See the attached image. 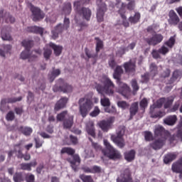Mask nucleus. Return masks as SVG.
<instances>
[{
	"instance_id": "obj_1",
	"label": "nucleus",
	"mask_w": 182,
	"mask_h": 182,
	"mask_svg": "<svg viewBox=\"0 0 182 182\" xmlns=\"http://www.w3.org/2000/svg\"><path fill=\"white\" fill-rule=\"evenodd\" d=\"M174 102V97H169L168 98H161L159 99L156 103L151 107V117H153L154 119H157L159 117V119L163 117L166 114L164 112H159L156 114H154L153 111L156 109V107H161L164 105L165 109H168L171 105H173V102Z\"/></svg>"
},
{
	"instance_id": "obj_2",
	"label": "nucleus",
	"mask_w": 182,
	"mask_h": 182,
	"mask_svg": "<svg viewBox=\"0 0 182 182\" xmlns=\"http://www.w3.org/2000/svg\"><path fill=\"white\" fill-rule=\"evenodd\" d=\"M154 134L156 136H161V139L156 140L151 144V147L154 150H158V149H161L164 146V142L170 137V133L168 131H165L163 127L158 126L155 128Z\"/></svg>"
},
{
	"instance_id": "obj_3",
	"label": "nucleus",
	"mask_w": 182,
	"mask_h": 182,
	"mask_svg": "<svg viewBox=\"0 0 182 182\" xmlns=\"http://www.w3.org/2000/svg\"><path fill=\"white\" fill-rule=\"evenodd\" d=\"M79 110L81 116L86 117L89 112L93 108V102L86 97L81 98L78 101Z\"/></svg>"
},
{
	"instance_id": "obj_4",
	"label": "nucleus",
	"mask_w": 182,
	"mask_h": 182,
	"mask_svg": "<svg viewBox=\"0 0 182 182\" xmlns=\"http://www.w3.org/2000/svg\"><path fill=\"white\" fill-rule=\"evenodd\" d=\"M104 146H105L107 151L102 150V154L106 157H108L110 160H117V159H122V155L119 151L113 148L110 144V142L107 139H104Z\"/></svg>"
},
{
	"instance_id": "obj_5",
	"label": "nucleus",
	"mask_w": 182,
	"mask_h": 182,
	"mask_svg": "<svg viewBox=\"0 0 182 182\" xmlns=\"http://www.w3.org/2000/svg\"><path fill=\"white\" fill-rule=\"evenodd\" d=\"M102 82L105 85L104 87L100 85H97V92L101 95L105 94L112 96L114 93V84L107 77H105Z\"/></svg>"
},
{
	"instance_id": "obj_6",
	"label": "nucleus",
	"mask_w": 182,
	"mask_h": 182,
	"mask_svg": "<svg viewBox=\"0 0 182 182\" xmlns=\"http://www.w3.org/2000/svg\"><path fill=\"white\" fill-rule=\"evenodd\" d=\"M122 74H123V69L120 66H117L114 73V78L117 80V83L119 86V93L123 95V93H127L130 88L127 85L120 82V75Z\"/></svg>"
},
{
	"instance_id": "obj_7",
	"label": "nucleus",
	"mask_w": 182,
	"mask_h": 182,
	"mask_svg": "<svg viewBox=\"0 0 182 182\" xmlns=\"http://www.w3.org/2000/svg\"><path fill=\"white\" fill-rule=\"evenodd\" d=\"M23 46L26 48V50L23 51L21 54V59H28L29 62L35 60L37 56L33 55V53L29 55V48H32L33 42L31 41H23L22 42Z\"/></svg>"
},
{
	"instance_id": "obj_8",
	"label": "nucleus",
	"mask_w": 182,
	"mask_h": 182,
	"mask_svg": "<svg viewBox=\"0 0 182 182\" xmlns=\"http://www.w3.org/2000/svg\"><path fill=\"white\" fill-rule=\"evenodd\" d=\"M123 136H124V127H123L119 128L117 132V136L114 135L111 136V140L121 149H123L126 146Z\"/></svg>"
},
{
	"instance_id": "obj_9",
	"label": "nucleus",
	"mask_w": 182,
	"mask_h": 182,
	"mask_svg": "<svg viewBox=\"0 0 182 182\" xmlns=\"http://www.w3.org/2000/svg\"><path fill=\"white\" fill-rule=\"evenodd\" d=\"M31 12L33 14V21H34V22L41 21V19L45 18V14H43V12L41 11V9L38 7H33L31 9Z\"/></svg>"
},
{
	"instance_id": "obj_10",
	"label": "nucleus",
	"mask_w": 182,
	"mask_h": 182,
	"mask_svg": "<svg viewBox=\"0 0 182 182\" xmlns=\"http://www.w3.org/2000/svg\"><path fill=\"white\" fill-rule=\"evenodd\" d=\"M114 122V117H109L107 121H102L100 122L99 126L103 132H108L112 128V124Z\"/></svg>"
},
{
	"instance_id": "obj_11",
	"label": "nucleus",
	"mask_w": 182,
	"mask_h": 182,
	"mask_svg": "<svg viewBox=\"0 0 182 182\" xmlns=\"http://www.w3.org/2000/svg\"><path fill=\"white\" fill-rule=\"evenodd\" d=\"M168 23L170 25H173L176 26L180 22V18L177 16V14L174 11V10H171L168 14Z\"/></svg>"
},
{
	"instance_id": "obj_12",
	"label": "nucleus",
	"mask_w": 182,
	"mask_h": 182,
	"mask_svg": "<svg viewBox=\"0 0 182 182\" xmlns=\"http://www.w3.org/2000/svg\"><path fill=\"white\" fill-rule=\"evenodd\" d=\"M146 42L149 45H154L156 46L158 43H160L161 41H163V36L161 34H156L151 38H146Z\"/></svg>"
},
{
	"instance_id": "obj_13",
	"label": "nucleus",
	"mask_w": 182,
	"mask_h": 182,
	"mask_svg": "<svg viewBox=\"0 0 182 182\" xmlns=\"http://www.w3.org/2000/svg\"><path fill=\"white\" fill-rule=\"evenodd\" d=\"M168 53V48L166 46H162L158 51L156 50H154L152 52L153 58L155 59H159L160 58V53L162 55H166V53Z\"/></svg>"
},
{
	"instance_id": "obj_14",
	"label": "nucleus",
	"mask_w": 182,
	"mask_h": 182,
	"mask_svg": "<svg viewBox=\"0 0 182 182\" xmlns=\"http://www.w3.org/2000/svg\"><path fill=\"white\" fill-rule=\"evenodd\" d=\"M68 100H69L66 97H62L60 100H58L55 106V112H58V110H60V109H63V107H65L66 103H68Z\"/></svg>"
},
{
	"instance_id": "obj_15",
	"label": "nucleus",
	"mask_w": 182,
	"mask_h": 182,
	"mask_svg": "<svg viewBox=\"0 0 182 182\" xmlns=\"http://www.w3.org/2000/svg\"><path fill=\"white\" fill-rule=\"evenodd\" d=\"M86 132L87 134L92 136V137L96 136V132L95 130V124L93 122L90 121L86 125Z\"/></svg>"
},
{
	"instance_id": "obj_16",
	"label": "nucleus",
	"mask_w": 182,
	"mask_h": 182,
	"mask_svg": "<svg viewBox=\"0 0 182 182\" xmlns=\"http://www.w3.org/2000/svg\"><path fill=\"white\" fill-rule=\"evenodd\" d=\"M20 146V144L16 145L15 150L9 152V157H12V156H14V153L16 152L17 149H18V151L16 152V156L18 159H23V154H22V150L21 149Z\"/></svg>"
},
{
	"instance_id": "obj_17",
	"label": "nucleus",
	"mask_w": 182,
	"mask_h": 182,
	"mask_svg": "<svg viewBox=\"0 0 182 182\" xmlns=\"http://www.w3.org/2000/svg\"><path fill=\"white\" fill-rule=\"evenodd\" d=\"M49 47L52 48V49L54 50V53L55 56H59L62 53V50L63 48L60 46H56L53 44V43H49Z\"/></svg>"
},
{
	"instance_id": "obj_18",
	"label": "nucleus",
	"mask_w": 182,
	"mask_h": 182,
	"mask_svg": "<svg viewBox=\"0 0 182 182\" xmlns=\"http://www.w3.org/2000/svg\"><path fill=\"white\" fill-rule=\"evenodd\" d=\"M105 11H106V4H102V8L100 9L97 13V19L98 22H103Z\"/></svg>"
},
{
	"instance_id": "obj_19",
	"label": "nucleus",
	"mask_w": 182,
	"mask_h": 182,
	"mask_svg": "<svg viewBox=\"0 0 182 182\" xmlns=\"http://www.w3.org/2000/svg\"><path fill=\"white\" fill-rule=\"evenodd\" d=\"M124 68L127 73H130V72H134V68H136V65L134 63H132V61H129L124 64Z\"/></svg>"
},
{
	"instance_id": "obj_20",
	"label": "nucleus",
	"mask_w": 182,
	"mask_h": 182,
	"mask_svg": "<svg viewBox=\"0 0 182 182\" xmlns=\"http://www.w3.org/2000/svg\"><path fill=\"white\" fill-rule=\"evenodd\" d=\"M176 122H177V117L175 115L168 117L165 119H164V122L165 124H168V126H173Z\"/></svg>"
},
{
	"instance_id": "obj_21",
	"label": "nucleus",
	"mask_w": 182,
	"mask_h": 182,
	"mask_svg": "<svg viewBox=\"0 0 182 182\" xmlns=\"http://www.w3.org/2000/svg\"><path fill=\"white\" fill-rule=\"evenodd\" d=\"M135 156H136V151H134V150H131L124 154V157L127 161H132L134 160Z\"/></svg>"
},
{
	"instance_id": "obj_22",
	"label": "nucleus",
	"mask_w": 182,
	"mask_h": 182,
	"mask_svg": "<svg viewBox=\"0 0 182 182\" xmlns=\"http://www.w3.org/2000/svg\"><path fill=\"white\" fill-rule=\"evenodd\" d=\"M63 29L65 28H63L62 24H59L58 26H57L53 31V38L56 39V38L58 37V33H60L61 32H63Z\"/></svg>"
},
{
	"instance_id": "obj_23",
	"label": "nucleus",
	"mask_w": 182,
	"mask_h": 182,
	"mask_svg": "<svg viewBox=\"0 0 182 182\" xmlns=\"http://www.w3.org/2000/svg\"><path fill=\"white\" fill-rule=\"evenodd\" d=\"M80 164V157L78 156V155H74L73 156V161H71V167L76 170V167Z\"/></svg>"
},
{
	"instance_id": "obj_24",
	"label": "nucleus",
	"mask_w": 182,
	"mask_h": 182,
	"mask_svg": "<svg viewBox=\"0 0 182 182\" xmlns=\"http://www.w3.org/2000/svg\"><path fill=\"white\" fill-rule=\"evenodd\" d=\"M176 159H177V154H168L164 159V163H166V164H168V163H170L171 161H173V160H176Z\"/></svg>"
},
{
	"instance_id": "obj_25",
	"label": "nucleus",
	"mask_w": 182,
	"mask_h": 182,
	"mask_svg": "<svg viewBox=\"0 0 182 182\" xmlns=\"http://www.w3.org/2000/svg\"><path fill=\"white\" fill-rule=\"evenodd\" d=\"M139 111V104L137 102H134L132 105L129 112H130V116L131 117H133V116H135L136 113Z\"/></svg>"
},
{
	"instance_id": "obj_26",
	"label": "nucleus",
	"mask_w": 182,
	"mask_h": 182,
	"mask_svg": "<svg viewBox=\"0 0 182 182\" xmlns=\"http://www.w3.org/2000/svg\"><path fill=\"white\" fill-rule=\"evenodd\" d=\"M82 16L86 21H90V16H92V11L89 9H82Z\"/></svg>"
},
{
	"instance_id": "obj_27",
	"label": "nucleus",
	"mask_w": 182,
	"mask_h": 182,
	"mask_svg": "<svg viewBox=\"0 0 182 182\" xmlns=\"http://www.w3.org/2000/svg\"><path fill=\"white\" fill-rule=\"evenodd\" d=\"M65 129H70L73 126V116L69 117L68 119H65L63 123Z\"/></svg>"
},
{
	"instance_id": "obj_28",
	"label": "nucleus",
	"mask_w": 182,
	"mask_h": 182,
	"mask_svg": "<svg viewBox=\"0 0 182 182\" xmlns=\"http://www.w3.org/2000/svg\"><path fill=\"white\" fill-rule=\"evenodd\" d=\"M60 90H61V92H63V93H70V92L73 90V87H72V85L65 84L63 86L60 87Z\"/></svg>"
},
{
	"instance_id": "obj_29",
	"label": "nucleus",
	"mask_w": 182,
	"mask_h": 182,
	"mask_svg": "<svg viewBox=\"0 0 182 182\" xmlns=\"http://www.w3.org/2000/svg\"><path fill=\"white\" fill-rule=\"evenodd\" d=\"M49 48H50L49 44L46 45V48H44L43 56L46 59H49L50 55H52V50L49 49Z\"/></svg>"
},
{
	"instance_id": "obj_30",
	"label": "nucleus",
	"mask_w": 182,
	"mask_h": 182,
	"mask_svg": "<svg viewBox=\"0 0 182 182\" xmlns=\"http://www.w3.org/2000/svg\"><path fill=\"white\" fill-rule=\"evenodd\" d=\"M59 75H60V70H53L50 75V80H51V82H53V80H55V77H56V76H59Z\"/></svg>"
},
{
	"instance_id": "obj_31",
	"label": "nucleus",
	"mask_w": 182,
	"mask_h": 182,
	"mask_svg": "<svg viewBox=\"0 0 182 182\" xmlns=\"http://www.w3.org/2000/svg\"><path fill=\"white\" fill-rule=\"evenodd\" d=\"M32 166H36V162H34L33 164H32V163H31V164H20V168H21V170H28V171H30L31 167H32Z\"/></svg>"
},
{
	"instance_id": "obj_32",
	"label": "nucleus",
	"mask_w": 182,
	"mask_h": 182,
	"mask_svg": "<svg viewBox=\"0 0 182 182\" xmlns=\"http://www.w3.org/2000/svg\"><path fill=\"white\" fill-rule=\"evenodd\" d=\"M65 153H67V154H70V156L75 154V149L72 148H63L61 150V154H63Z\"/></svg>"
},
{
	"instance_id": "obj_33",
	"label": "nucleus",
	"mask_w": 182,
	"mask_h": 182,
	"mask_svg": "<svg viewBox=\"0 0 182 182\" xmlns=\"http://www.w3.org/2000/svg\"><path fill=\"white\" fill-rule=\"evenodd\" d=\"M100 102L104 107H109V106H110V100L107 97H104L103 98H101Z\"/></svg>"
},
{
	"instance_id": "obj_34",
	"label": "nucleus",
	"mask_w": 182,
	"mask_h": 182,
	"mask_svg": "<svg viewBox=\"0 0 182 182\" xmlns=\"http://www.w3.org/2000/svg\"><path fill=\"white\" fill-rule=\"evenodd\" d=\"M140 20V14L136 13L134 16L129 18V22L131 23H137V21Z\"/></svg>"
},
{
	"instance_id": "obj_35",
	"label": "nucleus",
	"mask_w": 182,
	"mask_h": 182,
	"mask_svg": "<svg viewBox=\"0 0 182 182\" xmlns=\"http://www.w3.org/2000/svg\"><path fill=\"white\" fill-rule=\"evenodd\" d=\"M68 115V112L67 111H63V112L58 114L57 115V120L58 122H62V120L65 119V117Z\"/></svg>"
},
{
	"instance_id": "obj_36",
	"label": "nucleus",
	"mask_w": 182,
	"mask_h": 182,
	"mask_svg": "<svg viewBox=\"0 0 182 182\" xmlns=\"http://www.w3.org/2000/svg\"><path fill=\"white\" fill-rule=\"evenodd\" d=\"M21 130L22 132V134H25V136H29L32 133V129L30 127H21Z\"/></svg>"
},
{
	"instance_id": "obj_37",
	"label": "nucleus",
	"mask_w": 182,
	"mask_h": 182,
	"mask_svg": "<svg viewBox=\"0 0 182 182\" xmlns=\"http://www.w3.org/2000/svg\"><path fill=\"white\" fill-rule=\"evenodd\" d=\"M1 38L3 41H12V38L9 33H5V30H2L1 31Z\"/></svg>"
},
{
	"instance_id": "obj_38",
	"label": "nucleus",
	"mask_w": 182,
	"mask_h": 182,
	"mask_svg": "<svg viewBox=\"0 0 182 182\" xmlns=\"http://www.w3.org/2000/svg\"><path fill=\"white\" fill-rule=\"evenodd\" d=\"M122 7L121 9L119 10V12L122 18V19H126V16H124L123 14H124L126 12V5H124V4L121 3Z\"/></svg>"
},
{
	"instance_id": "obj_39",
	"label": "nucleus",
	"mask_w": 182,
	"mask_h": 182,
	"mask_svg": "<svg viewBox=\"0 0 182 182\" xmlns=\"http://www.w3.org/2000/svg\"><path fill=\"white\" fill-rule=\"evenodd\" d=\"M97 41V47H96V50L97 52H99L102 48H103V41H102L99 38H95Z\"/></svg>"
},
{
	"instance_id": "obj_40",
	"label": "nucleus",
	"mask_w": 182,
	"mask_h": 182,
	"mask_svg": "<svg viewBox=\"0 0 182 182\" xmlns=\"http://www.w3.org/2000/svg\"><path fill=\"white\" fill-rule=\"evenodd\" d=\"M139 105L141 109H146V107L149 105V100H147L146 98L142 99Z\"/></svg>"
},
{
	"instance_id": "obj_41",
	"label": "nucleus",
	"mask_w": 182,
	"mask_h": 182,
	"mask_svg": "<svg viewBox=\"0 0 182 182\" xmlns=\"http://www.w3.org/2000/svg\"><path fill=\"white\" fill-rule=\"evenodd\" d=\"M80 178L84 182H93V179L92 178V176H90L81 175Z\"/></svg>"
},
{
	"instance_id": "obj_42",
	"label": "nucleus",
	"mask_w": 182,
	"mask_h": 182,
	"mask_svg": "<svg viewBox=\"0 0 182 182\" xmlns=\"http://www.w3.org/2000/svg\"><path fill=\"white\" fill-rule=\"evenodd\" d=\"M117 105L119 107H121V109H128L129 106L125 101H119L117 102Z\"/></svg>"
},
{
	"instance_id": "obj_43",
	"label": "nucleus",
	"mask_w": 182,
	"mask_h": 182,
	"mask_svg": "<svg viewBox=\"0 0 182 182\" xmlns=\"http://www.w3.org/2000/svg\"><path fill=\"white\" fill-rule=\"evenodd\" d=\"M182 76V72L179 70H175L173 74V80H176V79H180Z\"/></svg>"
},
{
	"instance_id": "obj_44",
	"label": "nucleus",
	"mask_w": 182,
	"mask_h": 182,
	"mask_svg": "<svg viewBox=\"0 0 182 182\" xmlns=\"http://www.w3.org/2000/svg\"><path fill=\"white\" fill-rule=\"evenodd\" d=\"M126 53V48L120 47L117 51V56L122 57Z\"/></svg>"
},
{
	"instance_id": "obj_45",
	"label": "nucleus",
	"mask_w": 182,
	"mask_h": 182,
	"mask_svg": "<svg viewBox=\"0 0 182 182\" xmlns=\"http://www.w3.org/2000/svg\"><path fill=\"white\" fill-rule=\"evenodd\" d=\"M100 113V109L99 107H95L94 110L90 113V116L92 117H96V116H98V114Z\"/></svg>"
},
{
	"instance_id": "obj_46",
	"label": "nucleus",
	"mask_w": 182,
	"mask_h": 182,
	"mask_svg": "<svg viewBox=\"0 0 182 182\" xmlns=\"http://www.w3.org/2000/svg\"><path fill=\"white\" fill-rule=\"evenodd\" d=\"M176 39H174V37H171L168 41L166 43V45H167V46H168L169 48H173Z\"/></svg>"
},
{
	"instance_id": "obj_47",
	"label": "nucleus",
	"mask_w": 182,
	"mask_h": 182,
	"mask_svg": "<svg viewBox=\"0 0 182 182\" xmlns=\"http://www.w3.org/2000/svg\"><path fill=\"white\" fill-rule=\"evenodd\" d=\"M64 11L65 14H70V11H72V5L70 3H67L65 6L64 7Z\"/></svg>"
},
{
	"instance_id": "obj_48",
	"label": "nucleus",
	"mask_w": 182,
	"mask_h": 182,
	"mask_svg": "<svg viewBox=\"0 0 182 182\" xmlns=\"http://www.w3.org/2000/svg\"><path fill=\"white\" fill-rule=\"evenodd\" d=\"M6 120L12 121L15 119V114H14V112H9L6 117Z\"/></svg>"
},
{
	"instance_id": "obj_49",
	"label": "nucleus",
	"mask_w": 182,
	"mask_h": 182,
	"mask_svg": "<svg viewBox=\"0 0 182 182\" xmlns=\"http://www.w3.org/2000/svg\"><path fill=\"white\" fill-rule=\"evenodd\" d=\"M22 100V97L18 98H9L7 101V103H15L16 102H21Z\"/></svg>"
},
{
	"instance_id": "obj_50",
	"label": "nucleus",
	"mask_w": 182,
	"mask_h": 182,
	"mask_svg": "<svg viewBox=\"0 0 182 182\" xmlns=\"http://www.w3.org/2000/svg\"><path fill=\"white\" fill-rule=\"evenodd\" d=\"M131 85L134 90H135V92H137V90H139V85H137V81H136V80H132Z\"/></svg>"
},
{
	"instance_id": "obj_51",
	"label": "nucleus",
	"mask_w": 182,
	"mask_h": 182,
	"mask_svg": "<svg viewBox=\"0 0 182 182\" xmlns=\"http://www.w3.org/2000/svg\"><path fill=\"white\" fill-rule=\"evenodd\" d=\"M14 180L15 182L22 181V176L19 173H16L14 176Z\"/></svg>"
},
{
	"instance_id": "obj_52",
	"label": "nucleus",
	"mask_w": 182,
	"mask_h": 182,
	"mask_svg": "<svg viewBox=\"0 0 182 182\" xmlns=\"http://www.w3.org/2000/svg\"><path fill=\"white\" fill-rule=\"evenodd\" d=\"M145 139L147 141H150V140L153 139V135L151 134V133L149 132H145Z\"/></svg>"
},
{
	"instance_id": "obj_53",
	"label": "nucleus",
	"mask_w": 182,
	"mask_h": 182,
	"mask_svg": "<svg viewBox=\"0 0 182 182\" xmlns=\"http://www.w3.org/2000/svg\"><path fill=\"white\" fill-rule=\"evenodd\" d=\"M180 107V102H176L172 109H169V112H176L178 110V107Z\"/></svg>"
},
{
	"instance_id": "obj_54",
	"label": "nucleus",
	"mask_w": 182,
	"mask_h": 182,
	"mask_svg": "<svg viewBox=\"0 0 182 182\" xmlns=\"http://www.w3.org/2000/svg\"><path fill=\"white\" fill-rule=\"evenodd\" d=\"M150 70L152 74L156 75V72H157V66H156V64H151Z\"/></svg>"
},
{
	"instance_id": "obj_55",
	"label": "nucleus",
	"mask_w": 182,
	"mask_h": 182,
	"mask_svg": "<svg viewBox=\"0 0 182 182\" xmlns=\"http://www.w3.org/2000/svg\"><path fill=\"white\" fill-rule=\"evenodd\" d=\"M109 65L112 69H114V66H116V61H114V58H112L109 60Z\"/></svg>"
},
{
	"instance_id": "obj_56",
	"label": "nucleus",
	"mask_w": 182,
	"mask_h": 182,
	"mask_svg": "<svg viewBox=\"0 0 182 182\" xmlns=\"http://www.w3.org/2000/svg\"><path fill=\"white\" fill-rule=\"evenodd\" d=\"M31 29H32L31 32H39L42 35V32H43L42 28H41L39 27L34 26V27H31Z\"/></svg>"
},
{
	"instance_id": "obj_57",
	"label": "nucleus",
	"mask_w": 182,
	"mask_h": 182,
	"mask_svg": "<svg viewBox=\"0 0 182 182\" xmlns=\"http://www.w3.org/2000/svg\"><path fill=\"white\" fill-rule=\"evenodd\" d=\"M90 140L92 143V147H94L96 150H102V146H100V145H99V144L93 142L92 141V139H90Z\"/></svg>"
},
{
	"instance_id": "obj_58",
	"label": "nucleus",
	"mask_w": 182,
	"mask_h": 182,
	"mask_svg": "<svg viewBox=\"0 0 182 182\" xmlns=\"http://www.w3.org/2000/svg\"><path fill=\"white\" fill-rule=\"evenodd\" d=\"M91 171L92 173H100V167L99 166H93L92 168H91Z\"/></svg>"
},
{
	"instance_id": "obj_59",
	"label": "nucleus",
	"mask_w": 182,
	"mask_h": 182,
	"mask_svg": "<svg viewBox=\"0 0 182 182\" xmlns=\"http://www.w3.org/2000/svg\"><path fill=\"white\" fill-rule=\"evenodd\" d=\"M69 23H70V21L69 18H65L64 19V26L63 28L64 29H68L69 28Z\"/></svg>"
},
{
	"instance_id": "obj_60",
	"label": "nucleus",
	"mask_w": 182,
	"mask_h": 182,
	"mask_svg": "<svg viewBox=\"0 0 182 182\" xmlns=\"http://www.w3.org/2000/svg\"><path fill=\"white\" fill-rule=\"evenodd\" d=\"M127 9L129 10V11H132L133 9H134V1H131L127 5Z\"/></svg>"
},
{
	"instance_id": "obj_61",
	"label": "nucleus",
	"mask_w": 182,
	"mask_h": 182,
	"mask_svg": "<svg viewBox=\"0 0 182 182\" xmlns=\"http://www.w3.org/2000/svg\"><path fill=\"white\" fill-rule=\"evenodd\" d=\"M83 4V1H76L74 3V8L75 9H79L80 5H82Z\"/></svg>"
},
{
	"instance_id": "obj_62",
	"label": "nucleus",
	"mask_w": 182,
	"mask_h": 182,
	"mask_svg": "<svg viewBox=\"0 0 182 182\" xmlns=\"http://www.w3.org/2000/svg\"><path fill=\"white\" fill-rule=\"evenodd\" d=\"M35 141H36V149H39V147H42L43 143L41 141H39V140L36 139Z\"/></svg>"
},
{
	"instance_id": "obj_63",
	"label": "nucleus",
	"mask_w": 182,
	"mask_h": 182,
	"mask_svg": "<svg viewBox=\"0 0 182 182\" xmlns=\"http://www.w3.org/2000/svg\"><path fill=\"white\" fill-rule=\"evenodd\" d=\"M142 82H149V74H145L142 75Z\"/></svg>"
},
{
	"instance_id": "obj_64",
	"label": "nucleus",
	"mask_w": 182,
	"mask_h": 182,
	"mask_svg": "<svg viewBox=\"0 0 182 182\" xmlns=\"http://www.w3.org/2000/svg\"><path fill=\"white\" fill-rule=\"evenodd\" d=\"M176 12L178 14V15L182 18V7H178L176 9Z\"/></svg>"
}]
</instances>
